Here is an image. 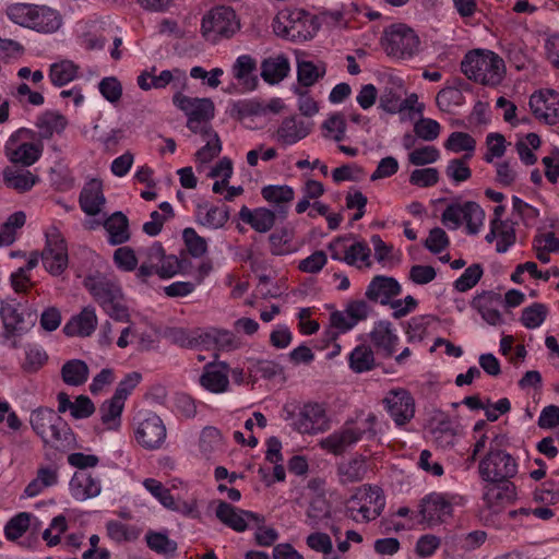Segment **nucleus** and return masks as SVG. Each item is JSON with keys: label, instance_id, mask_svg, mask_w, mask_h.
<instances>
[{"label": "nucleus", "instance_id": "obj_1", "mask_svg": "<svg viewBox=\"0 0 559 559\" xmlns=\"http://www.w3.org/2000/svg\"><path fill=\"white\" fill-rule=\"evenodd\" d=\"M84 287L111 319L119 322H129V308L117 280L96 272L85 277Z\"/></svg>", "mask_w": 559, "mask_h": 559}, {"label": "nucleus", "instance_id": "obj_2", "mask_svg": "<svg viewBox=\"0 0 559 559\" xmlns=\"http://www.w3.org/2000/svg\"><path fill=\"white\" fill-rule=\"evenodd\" d=\"M461 71L468 80L489 87L500 85L507 72L503 59L487 49L468 51L461 62Z\"/></svg>", "mask_w": 559, "mask_h": 559}, {"label": "nucleus", "instance_id": "obj_3", "mask_svg": "<svg viewBox=\"0 0 559 559\" xmlns=\"http://www.w3.org/2000/svg\"><path fill=\"white\" fill-rule=\"evenodd\" d=\"M5 13L14 24L38 33L51 34L62 25V16L59 11L47 5L13 3L7 8Z\"/></svg>", "mask_w": 559, "mask_h": 559}, {"label": "nucleus", "instance_id": "obj_4", "mask_svg": "<svg viewBox=\"0 0 559 559\" xmlns=\"http://www.w3.org/2000/svg\"><path fill=\"white\" fill-rule=\"evenodd\" d=\"M319 26L317 16L302 9L280 12L273 22L274 33L293 41L311 39Z\"/></svg>", "mask_w": 559, "mask_h": 559}, {"label": "nucleus", "instance_id": "obj_5", "mask_svg": "<svg viewBox=\"0 0 559 559\" xmlns=\"http://www.w3.org/2000/svg\"><path fill=\"white\" fill-rule=\"evenodd\" d=\"M201 29L207 40L216 43L233 37L240 29V21L231 7L219 5L203 16Z\"/></svg>", "mask_w": 559, "mask_h": 559}, {"label": "nucleus", "instance_id": "obj_6", "mask_svg": "<svg viewBox=\"0 0 559 559\" xmlns=\"http://www.w3.org/2000/svg\"><path fill=\"white\" fill-rule=\"evenodd\" d=\"M382 45L388 56L407 60L419 52L420 39L407 25L393 24L385 29Z\"/></svg>", "mask_w": 559, "mask_h": 559}, {"label": "nucleus", "instance_id": "obj_7", "mask_svg": "<svg viewBox=\"0 0 559 559\" xmlns=\"http://www.w3.org/2000/svg\"><path fill=\"white\" fill-rule=\"evenodd\" d=\"M133 430L136 442L147 450L159 449L167 436L163 419L151 411H140L135 414Z\"/></svg>", "mask_w": 559, "mask_h": 559}, {"label": "nucleus", "instance_id": "obj_8", "mask_svg": "<svg viewBox=\"0 0 559 559\" xmlns=\"http://www.w3.org/2000/svg\"><path fill=\"white\" fill-rule=\"evenodd\" d=\"M284 411L287 413L285 420H290L292 427L299 433L318 435L330 428V421L322 404L306 403L297 414L289 412L286 407Z\"/></svg>", "mask_w": 559, "mask_h": 559}, {"label": "nucleus", "instance_id": "obj_9", "mask_svg": "<svg viewBox=\"0 0 559 559\" xmlns=\"http://www.w3.org/2000/svg\"><path fill=\"white\" fill-rule=\"evenodd\" d=\"M485 212L480 205L473 201L452 203L445 207L441 215V222L450 229H457L463 222L467 233L476 235L484 224Z\"/></svg>", "mask_w": 559, "mask_h": 559}, {"label": "nucleus", "instance_id": "obj_10", "mask_svg": "<svg viewBox=\"0 0 559 559\" xmlns=\"http://www.w3.org/2000/svg\"><path fill=\"white\" fill-rule=\"evenodd\" d=\"M478 469L486 483L511 480L518 474V462L507 451L490 449L480 460Z\"/></svg>", "mask_w": 559, "mask_h": 559}, {"label": "nucleus", "instance_id": "obj_11", "mask_svg": "<svg viewBox=\"0 0 559 559\" xmlns=\"http://www.w3.org/2000/svg\"><path fill=\"white\" fill-rule=\"evenodd\" d=\"M45 248L40 253L44 269L52 276L61 275L68 267V246L62 234L56 226H50L46 233Z\"/></svg>", "mask_w": 559, "mask_h": 559}, {"label": "nucleus", "instance_id": "obj_12", "mask_svg": "<svg viewBox=\"0 0 559 559\" xmlns=\"http://www.w3.org/2000/svg\"><path fill=\"white\" fill-rule=\"evenodd\" d=\"M174 105L188 117L187 127L193 133L202 130L201 123L214 117V103L210 98L189 97L181 92L173 96Z\"/></svg>", "mask_w": 559, "mask_h": 559}, {"label": "nucleus", "instance_id": "obj_13", "mask_svg": "<svg viewBox=\"0 0 559 559\" xmlns=\"http://www.w3.org/2000/svg\"><path fill=\"white\" fill-rule=\"evenodd\" d=\"M28 131L20 129L14 132L5 143L4 152L13 166L29 167L34 165L43 154V145L33 142H19V139Z\"/></svg>", "mask_w": 559, "mask_h": 559}, {"label": "nucleus", "instance_id": "obj_14", "mask_svg": "<svg viewBox=\"0 0 559 559\" xmlns=\"http://www.w3.org/2000/svg\"><path fill=\"white\" fill-rule=\"evenodd\" d=\"M384 498L378 487L360 486L352 493V513L357 511L362 521L377 519L384 508ZM352 519L357 518L352 514Z\"/></svg>", "mask_w": 559, "mask_h": 559}, {"label": "nucleus", "instance_id": "obj_15", "mask_svg": "<svg viewBox=\"0 0 559 559\" xmlns=\"http://www.w3.org/2000/svg\"><path fill=\"white\" fill-rule=\"evenodd\" d=\"M382 403L397 426L406 425L415 415V400L406 389L390 390Z\"/></svg>", "mask_w": 559, "mask_h": 559}, {"label": "nucleus", "instance_id": "obj_16", "mask_svg": "<svg viewBox=\"0 0 559 559\" xmlns=\"http://www.w3.org/2000/svg\"><path fill=\"white\" fill-rule=\"evenodd\" d=\"M215 515L224 525L239 533L248 528V521L264 523V516L261 514L236 508L223 500L218 501Z\"/></svg>", "mask_w": 559, "mask_h": 559}, {"label": "nucleus", "instance_id": "obj_17", "mask_svg": "<svg viewBox=\"0 0 559 559\" xmlns=\"http://www.w3.org/2000/svg\"><path fill=\"white\" fill-rule=\"evenodd\" d=\"M452 513V499L448 495L432 492L421 499L419 514L421 522L430 525L438 524Z\"/></svg>", "mask_w": 559, "mask_h": 559}, {"label": "nucleus", "instance_id": "obj_18", "mask_svg": "<svg viewBox=\"0 0 559 559\" xmlns=\"http://www.w3.org/2000/svg\"><path fill=\"white\" fill-rule=\"evenodd\" d=\"M528 105L538 120L547 124L559 122V97L554 91H540L532 94Z\"/></svg>", "mask_w": 559, "mask_h": 559}, {"label": "nucleus", "instance_id": "obj_19", "mask_svg": "<svg viewBox=\"0 0 559 559\" xmlns=\"http://www.w3.org/2000/svg\"><path fill=\"white\" fill-rule=\"evenodd\" d=\"M402 293L400 283L391 276L377 275L367 286L365 296L369 301L386 306Z\"/></svg>", "mask_w": 559, "mask_h": 559}, {"label": "nucleus", "instance_id": "obj_20", "mask_svg": "<svg viewBox=\"0 0 559 559\" xmlns=\"http://www.w3.org/2000/svg\"><path fill=\"white\" fill-rule=\"evenodd\" d=\"M471 306L488 324L499 325L503 322V318L500 312V307L503 306V300L500 294L495 292H483L473 298Z\"/></svg>", "mask_w": 559, "mask_h": 559}, {"label": "nucleus", "instance_id": "obj_21", "mask_svg": "<svg viewBox=\"0 0 559 559\" xmlns=\"http://www.w3.org/2000/svg\"><path fill=\"white\" fill-rule=\"evenodd\" d=\"M229 366L225 361L209 362L200 377V384L211 393H225L229 389Z\"/></svg>", "mask_w": 559, "mask_h": 559}, {"label": "nucleus", "instance_id": "obj_22", "mask_svg": "<svg viewBox=\"0 0 559 559\" xmlns=\"http://www.w3.org/2000/svg\"><path fill=\"white\" fill-rule=\"evenodd\" d=\"M311 127L312 122L297 116L287 117L276 130V140L285 146L293 145L305 139L310 133Z\"/></svg>", "mask_w": 559, "mask_h": 559}, {"label": "nucleus", "instance_id": "obj_23", "mask_svg": "<svg viewBox=\"0 0 559 559\" xmlns=\"http://www.w3.org/2000/svg\"><path fill=\"white\" fill-rule=\"evenodd\" d=\"M229 216L228 206H216L206 202L198 204L194 212L195 222L209 229L223 228L227 224Z\"/></svg>", "mask_w": 559, "mask_h": 559}, {"label": "nucleus", "instance_id": "obj_24", "mask_svg": "<svg viewBox=\"0 0 559 559\" xmlns=\"http://www.w3.org/2000/svg\"><path fill=\"white\" fill-rule=\"evenodd\" d=\"M70 491L78 501L95 498L102 491L100 480L85 471L75 472L70 480Z\"/></svg>", "mask_w": 559, "mask_h": 559}, {"label": "nucleus", "instance_id": "obj_25", "mask_svg": "<svg viewBox=\"0 0 559 559\" xmlns=\"http://www.w3.org/2000/svg\"><path fill=\"white\" fill-rule=\"evenodd\" d=\"M2 176L4 185L20 193L29 191L39 181V177L26 167L7 166Z\"/></svg>", "mask_w": 559, "mask_h": 559}, {"label": "nucleus", "instance_id": "obj_26", "mask_svg": "<svg viewBox=\"0 0 559 559\" xmlns=\"http://www.w3.org/2000/svg\"><path fill=\"white\" fill-rule=\"evenodd\" d=\"M97 326V316L93 307H85L74 316L63 326V332L68 336L86 337L92 335Z\"/></svg>", "mask_w": 559, "mask_h": 559}, {"label": "nucleus", "instance_id": "obj_27", "mask_svg": "<svg viewBox=\"0 0 559 559\" xmlns=\"http://www.w3.org/2000/svg\"><path fill=\"white\" fill-rule=\"evenodd\" d=\"M516 498V487L511 480L491 481L485 486L484 500L489 508L510 503Z\"/></svg>", "mask_w": 559, "mask_h": 559}, {"label": "nucleus", "instance_id": "obj_28", "mask_svg": "<svg viewBox=\"0 0 559 559\" xmlns=\"http://www.w3.org/2000/svg\"><path fill=\"white\" fill-rule=\"evenodd\" d=\"M46 445L58 451H67L75 447V436L70 426L59 416L50 428L48 435L43 439Z\"/></svg>", "mask_w": 559, "mask_h": 559}, {"label": "nucleus", "instance_id": "obj_29", "mask_svg": "<svg viewBox=\"0 0 559 559\" xmlns=\"http://www.w3.org/2000/svg\"><path fill=\"white\" fill-rule=\"evenodd\" d=\"M79 202L85 214L90 216L97 215L105 204L102 182L96 179L87 182L80 193Z\"/></svg>", "mask_w": 559, "mask_h": 559}, {"label": "nucleus", "instance_id": "obj_30", "mask_svg": "<svg viewBox=\"0 0 559 559\" xmlns=\"http://www.w3.org/2000/svg\"><path fill=\"white\" fill-rule=\"evenodd\" d=\"M257 61L250 55L239 56L233 64L234 78L246 91H253L258 86V78L254 75Z\"/></svg>", "mask_w": 559, "mask_h": 559}, {"label": "nucleus", "instance_id": "obj_31", "mask_svg": "<svg viewBox=\"0 0 559 559\" xmlns=\"http://www.w3.org/2000/svg\"><path fill=\"white\" fill-rule=\"evenodd\" d=\"M104 228L108 233V243L119 246L131 238L129 219L122 212H115L105 222Z\"/></svg>", "mask_w": 559, "mask_h": 559}, {"label": "nucleus", "instance_id": "obj_32", "mask_svg": "<svg viewBox=\"0 0 559 559\" xmlns=\"http://www.w3.org/2000/svg\"><path fill=\"white\" fill-rule=\"evenodd\" d=\"M239 218L258 233H266L275 224V213L265 207H258L251 211L247 206H242L239 211Z\"/></svg>", "mask_w": 559, "mask_h": 559}, {"label": "nucleus", "instance_id": "obj_33", "mask_svg": "<svg viewBox=\"0 0 559 559\" xmlns=\"http://www.w3.org/2000/svg\"><path fill=\"white\" fill-rule=\"evenodd\" d=\"M203 349L216 348L219 350H231L237 347V342L233 332L211 328L203 330Z\"/></svg>", "mask_w": 559, "mask_h": 559}, {"label": "nucleus", "instance_id": "obj_34", "mask_svg": "<svg viewBox=\"0 0 559 559\" xmlns=\"http://www.w3.org/2000/svg\"><path fill=\"white\" fill-rule=\"evenodd\" d=\"M59 475L55 466H40L37 469L36 477L25 487L24 493L27 497H36L48 487L58 484Z\"/></svg>", "mask_w": 559, "mask_h": 559}, {"label": "nucleus", "instance_id": "obj_35", "mask_svg": "<svg viewBox=\"0 0 559 559\" xmlns=\"http://www.w3.org/2000/svg\"><path fill=\"white\" fill-rule=\"evenodd\" d=\"M166 337L175 345L183 348L203 349V329L173 328L166 333Z\"/></svg>", "mask_w": 559, "mask_h": 559}, {"label": "nucleus", "instance_id": "obj_36", "mask_svg": "<svg viewBox=\"0 0 559 559\" xmlns=\"http://www.w3.org/2000/svg\"><path fill=\"white\" fill-rule=\"evenodd\" d=\"M373 344L391 356L396 348L399 336L393 332L391 323L379 321L370 333Z\"/></svg>", "mask_w": 559, "mask_h": 559}, {"label": "nucleus", "instance_id": "obj_37", "mask_svg": "<svg viewBox=\"0 0 559 559\" xmlns=\"http://www.w3.org/2000/svg\"><path fill=\"white\" fill-rule=\"evenodd\" d=\"M0 318L3 323L4 337L10 338L22 330L23 317L16 304L2 301L0 304Z\"/></svg>", "mask_w": 559, "mask_h": 559}, {"label": "nucleus", "instance_id": "obj_38", "mask_svg": "<svg viewBox=\"0 0 559 559\" xmlns=\"http://www.w3.org/2000/svg\"><path fill=\"white\" fill-rule=\"evenodd\" d=\"M36 127L39 138L48 140L53 133H60L66 129L67 120L60 114L46 111L37 118Z\"/></svg>", "mask_w": 559, "mask_h": 559}, {"label": "nucleus", "instance_id": "obj_39", "mask_svg": "<svg viewBox=\"0 0 559 559\" xmlns=\"http://www.w3.org/2000/svg\"><path fill=\"white\" fill-rule=\"evenodd\" d=\"M319 445L322 450L333 455L344 454L349 447V428L347 427V421H345L340 430L321 439Z\"/></svg>", "mask_w": 559, "mask_h": 559}, {"label": "nucleus", "instance_id": "obj_40", "mask_svg": "<svg viewBox=\"0 0 559 559\" xmlns=\"http://www.w3.org/2000/svg\"><path fill=\"white\" fill-rule=\"evenodd\" d=\"M88 373L87 365L80 359L68 360L61 368L63 382L72 386L84 384L88 379Z\"/></svg>", "mask_w": 559, "mask_h": 559}, {"label": "nucleus", "instance_id": "obj_41", "mask_svg": "<svg viewBox=\"0 0 559 559\" xmlns=\"http://www.w3.org/2000/svg\"><path fill=\"white\" fill-rule=\"evenodd\" d=\"M206 140V144L202 146L198 152L195 153L197 160L200 163H209L214 157H216L221 151H222V143L218 138V134L209 126L204 124L202 127V130L199 131Z\"/></svg>", "mask_w": 559, "mask_h": 559}, {"label": "nucleus", "instance_id": "obj_42", "mask_svg": "<svg viewBox=\"0 0 559 559\" xmlns=\"http://www.w3.org/2000/svg\"><path fill=\"white\" fill-rule=\"evenodd\" d=\"M289 72V62L286 58L278 57L275 59H266L261 64V76L270 83L281 82Z\"/></svg>", "mask_w": 559, "mask_h": 559}, {"label": "nucleus", "instance_id": "obj_43", "mask_svg": "<svg viewBox=\"0 0 559 559\" xmlns=\"http://www.w3.org/2000/svg\"><path fill=\"white\" fill-rule=\"evenodd\" d=\"M59 416L53 409L48 407H39L31 413L29 423L32 429L41 440L48 435L50 428L57 421Z\"/></svg>", "mask_w": 559, "mask_h": 559}, {"label": "nucleus", "instance_id": "obj_44", "mask_svg": "<svg viewBox=\"0 0 559 559\" xmlns=\"http://www.w3.org/2000/svg\"><path fill=\"white\" fill-rule=\"evenodd\" d=\"M362 415L364 413L357 415L356 419L352 421V443L376 437L377 416L373 413H368L365 417H361Z\"/></svg>", "mask_w": 559, "mask_h": 559}, {"label": "nucleus", "instance_id": "obj_45", "mask_svg": "<svg viewBox=\"0 0 559 559\" xmlns=\"http://www.w3.org/2000/svg\"><path fill=\"white\" fill-rule=\"evenodd\" d=\"M123 402L111 397L105 401L99 407L100 420L110 430H117L120 427Z\"/></svg>", "mask_w": 559, "mask_h": 559}, {"label": "nucleus", "instance_id": "obj_46", "mask_svg": "<svg viewBox=\"0 0 559 559\" xmlns=\"http://www.w3.org/2000/svg\"><path fill=\"white\" fill-rule=\"evenodd\" d=\"M79 67L70 60H63L50 66L49 78L55 86H63L78 76Z\"/></svg>", "mask_w": 559, "mask_h": 559}, {"label": "nucleus", "instance_id": "obj_47", "mask_svg": "<svg viewBox=\"0 0 559 559\" xmlns=\"http://www.w3.org/2000/svg\"><path fill=\"white\" fill-rule=\"evenodd\" d=\"M346 118L343 112L331 114L322 123V134L336 142L342 141L346 133Z\"/></svg>", "mask_w": 559, "mask_h": 559}, {"label": "nucleus", "instance_id": "obj_48", "mask_svg": "<svg viewBox=\"0 0 559 559\" xmlns=\"http://www.w3.org/2000/svg\"><path fill=\"white\" fill-rule=\"evenodd\" d=\"M148 548L159 555L174 557L177 550V543L170 539L166 534L150 531L146 536Z\"/></svg>", "mask_w": 559, "mask_h": 559}, {"label": "nucleus", "instance_id": "obj_49", "mask_svg": "<svg viewBox=\"0 0 559 559\" xmlns=\"http://www.w3.org/2000/svg\"><path fill=\"white\" fill-rule=\"evenodd\" d=\"M269 240L270 251L274 255H285L296 250L293 245V234L286 228L272 233Z\"/></svg>", "mask_w": 559, "mask_h": 559}, {"label": "nucleus", "instance_id": "obj_50", "mask_svg": "<svg viewBox=\"0 0 559 559\" xmlns=\"http://www.w3.org/2000/svg\"><path fill=\"white\" fill-rule=\"evenodd\" d=\"M106 530L108 537L116 543L133 542L140 535V531L135 526H130L116 520L108 521Z\"/></svg>", "mask_w": 559, "mask_h": 559}, {"label": "nucleus", "instance_id": "obj_51", "mask_svg": "<svg viewBox=\"0 0 559 559\" xmlns=\"http://www.w3.org/2000/svg\"><path fill=\"white\" fill-rule=\"evenodd\" d=\"M374 366V354L370 346L361 345L352 350V370L360 373L373 369Z\"/></svg>", "mask_w": 559, "mask_h": 559}, {"label": "nucleus", "instance_id": "obj_52", "mask_svg": "<svg viewBox=\"0 0 559 559\" xmlns=\"http://www.w3.org/2000/svg\"><path fill=\"white\" fill-rule=\"evenodd\" d=\"M403 90L401 86L385 87L379 97L380 107L389 112L396 114L403 111L405 102H402Z\"/></svg>", "mask_w": 559, "mask_h": 559}, {"label": "nucleus", "instance_id": "obj_53", "mask_svg": "<svg viewBox=\"0 0 559 559\" xmlns=\"http://www.w3.org/2000/svg\"><path fill=\"white\" fill-rule=\"evenodd\" d=\"M344 313L349 316V304H346L344 311L334 310L330 316V326L324 332L329 341H336L340 334H344L349 330V321Z\"/></svg>", "mask_w": 559, "mask_h": 559}, {"label": "nucleus", "instance_id": "obj_54", "mask_svg": "<svg viewBox=\"0 0 559 559\" xmlns=\"http://www.w3.org/2000/svg\"><path fill=\"white\" fill-rule=\"evenodd\" d=\"M325 74L324 66H317L312 61H300L297 67L298 82L305 86H312Z\"/></svg>", "mask_w": 559, "mask_h": 559}, {"label": "nucleus", "instance_id": "obj_55", "mask_svg": "<svg viewBox=\"0 0 559 559\" xmlns=\"http://www.w3.org/2000/svg\"><path fill=\"white\" fill-rule=\"evenodd\" d=\"M230 115L238 119L265 115V108L255 99H239L230 105Z\"/></svg>", "mask_w": 559, "mask_h": 559}, {"label": "nucleus", "instance_id": "obj_56", "mask_svg": "<svg viewBox=\"0 0 559 559\" xmlns=\"http://www.w3.org/2000/svg\"><path fill=\"white\" fill-rule=\"evenodd\" d=\"M48 360L47 353L38 345H27L25 347V359L22 368L25 372H37Z\"/></svg>", "mask_w": 559, "mask_h": 559}, {"label": "nucleus", "instance_id": "obj_57", "mask_svg": "<svg viewBox=\"0 0 559 559\" xmlns=\"http://www.w3.org/2000/svg\"><path fill=\"white\" fill-rule=\"evenodd\" d=\"M548 313L544 304L535 302L522 310L521 322L527 329H536L542 325Z\"/></svg>", "mask_w": 559, "mask_h": 559}, {"label": "nucleus", "instance_id": "obj_58", "mask_svg": "<svg viewBox=\"0 0 559 559\" xmlns=\"http://www.w3.org/2000/svg\"><path fill=\"white\" fill-rule=\"evenodd\" d=\"M182 239L187 247L188 252L194 257L200 258L207 251V242L205 238L201 237L194 228L187 227L182 231Z\"/></svg>", "mask_w": 559, "mask_h": 559}, {"label": "nucleus", "instance_id": "obj_59", "mask_svg": "<svg viewBox=\"0 0 559 559\" xmlns=\"http://www.w3.org/2000/svg\"><path fill=\"white\" fill-rule=\"evenodd\" d=\"M444 147L454 153L463 151L472 153L476 147V141L468 133L456 131L450 134L444 142Z\"/></svg>", "mask_w": 559, "mask_h": 559}, {"label": "nucleus", "instance_id": "obj_60", "mask_svg": "<svg viewBox=\"0 0 559 559\" xmlns=\"http://www.w3.org/2000/svg\"><path fill=\"white\" fill-rule=\"evenodd\" d=\"M31 514L21 512L14 515L4 526V535L9 540H16L29 527Z\"/></svg>", "mask_w": 559, "mask_h": 559}, {"label": "nucleus", "instance_id": "obj_61", "mask_svg": "<svg viewBox=\"0 0 559 559\" xmlns=\"http://www.w3.org/2000/svg\"><path fill=\"white\" fill-rule=\"evenodd\" d=\"M112 260L117 269L123 272L135 271L139 262L134 250L128 246L116 249Z\"/></svg>", "mask_w": 559, "mask_h": 559}, {"label": "nucleus", "instance_id": "obj_62", "mask_svg": "<svg viewBox=\"0 0 559 559\" xmlns=\"http://www.w3.org/2000/svg\"><path fill=\"white\" fill-rule=\"evenodd\" d=\"M512 209L513 213L520 217L526 227H532L536 224L539 216V211L536 207L514 195L512 198Z\"/></svg>", "mask_w": 559, "mask_h": 559}, {"label": "nucleus", "instance_id": "obj_63", "mask_svg": "<svg viewBox=\"0 0 559 559\" xmlns=\"http://www.w3.org/2000/svg\"><path fill=\"white\" fill-rule=\"evenodd\" d=\"M68 530V523L64 515L60 514L55 516L49 527L43 533V539L48 547L57 546L60 543L61 535Z\"/></svg>", "mask_w": 559, "mask_h": 559}, {"label": "nucleus", "instance_id": "obj_64", "mask_svg": "<svg viewBox=\"0 0 559 559\" xmlns=\"http://www.w3.org/2000/svg\"><path fill=\"white\" fill-rule=\"evenodd\" d=\"M471 158V154H466L462 158L451 159L445 167V174L455 182L466 181L471 178L472 171L466 160Z\"/></svg>", "mask_w": 559, "mask_h": 559}]
</instances>
